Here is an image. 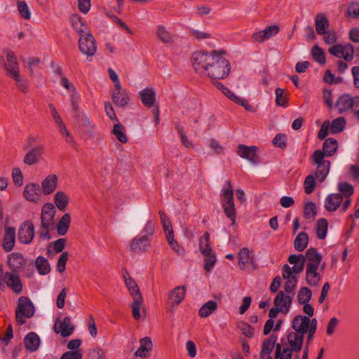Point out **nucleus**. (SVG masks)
I'll list each match as a JSON object with an SVG mask.
<instances>
[{"mask_svg":"<svg viewBox=\"0 0 359 359\" xmlns=\"http://www.w3.org/2000/svg\"><path fill=\"white\" fill-rule=\"evenodd\" d=\"M142 304V297H137L134 299L131 305L133 310V316L135 320H138L141 317L140 314V306Z\"/></svg>","mask_w":359,"mask_h":359,"instance_id":"bf43d9fd","label":"nucleus"},{"mask_svg":"<svg viewBox=\"0 0 359 359\" xmlns=\"http://www.w3.org/2000/svg\"><path fill=\"white\" fill-rule=\"evenodd\" d=\"M56 210L53 204L50 203H46L41 210V225L46 228H50L53 226V218Z\"/></svg>","mask_w":359,"mask_h":359,"instance_id":"4468645a","label":"nucleus"},{"mask_svg":"<svg viewBox=\"0 0 359 359\" xmlns=\"http://www.w3.org/2000/svg\"><path fill=\"white\" fill-rule=\"evenodd\" d=\"M328 222L326 219H318L316 224V236L320 240H324L327 234Z\"/></svg>","mask_w":359,"mask_h":359,"instance_id":"e433bc0d","label":"nucleus"},{"mask_svg":"<svg viewBox=\"0 0 359 359\" xmlns=\"http://www.w3.org/2000/svg\"><path fill=\"white\" fill-rule=\"evenodd\" d=\"M309 236L306 232H300L297 234L294 241V247L299 251H304L308 245Z\"/></svg>","mask_w":359,"mask_h":359,"instance_id":"4c0bfd02","label":"nucleus"},{"mask_svg":"<svg viewBox=\"0 0 359 359\" xmlns=\"http://www.w3.org/2000/svg\"><path fill=\"white\" fill-rule=\"evenodd\" d=\"M293 351L287 346H283L280 344H277L275 349V359H292V352ZM267 359H272L269 356Z\"/></svg>","mask_w":359,"mask_h":359,"instance_id":"f704fd0d","label":"nucleus"},{"mask_svg":"<svg viewBox=\"0 0 359 359\" xmlns=\"http://www.w3.org/2000/svg\"><path fill=\"white\" fill-rule=\"evenodd\" d=\"M153 343L149 337H145L140 340V347L135 351V355L137 357L144 358L148 353L151 351Z\"/></svg>","mask_w":359,"mask_h":359,"instance_id":"bb28decb","label":"nucleus"},{"mask_svg":"<svg viewBox=\"0 0 359 359\" xmlns=\"http://www.w3.org/2000/svg\"><path fill=\"white\" fill-rule=\"evenodd\" d=\"M305 263L306 269H320L323 271L325 268L321 254L315 248H310L306 250Z\"/></svg>","mask_w":359,"mask_h":359,"instance_id":"0eeeda50","label":"nucleus"},{"mask_svg":"<svg viewBox=\"0 0 359 359\" xmlns=\"http://www.w3.org/2000/svg\"><path fill=\"white\" fill-rule=\"evenodd\" d=\"M331 55L339 58H344L346 61H351L353 58L354 48L351 43L344 45L337 44L329 49Z\"/></svg>","mask_w":359,"mask_h":359,"instance_id":"9b49d317","label":"nucleus"},{"mask_svg":"<svg viewBox=\"0 0 359 359\" xmlns=\"http://www.w3.org/2000/svg\"><path fill=\"white\" fill-rule=\"evenodd\" d=\"M338 148V142L333 138H327L323 143V150H316L311 158L313 163L317 166L315 177L318 181L323 182L330 169V163L325 159V155L332 156Z\"/></svg>","mask_w":359,"mask_h":359,"instance_id":"f03ea898","label":"nucleus"},{"mask_svg":"<svg viewBox=\"0 0 359 359\" xmlns=\"http://www.w3.org/2000/svg\"><path fill=\"white\" fill-rule=\"evenodd\" d=\"M227 97L235 103L244 107L245 109H248L249 104L248 100L237 96L232 91H231V93L227 95Z\"/></svg>","mask_w":359,"mask_h":359,"instance_id":"69168bd1","label":"nucleus"},{"mask_svg":"<svg viewBox=\"0 0 359 359\" xmlns=\"http://www.w3.org/2000/svg\"><path fill=\"white\" fill-rule=\"evenodd\" d=\"M57 184V176L55 174L48 175L41 183V191L44 195H50L55 191Z\"/></svg>","mask_w":359,"mask_h":359,"instance_id":"4be33fe9","label":"nucleus"},{"mask_svg":"<svg viewBox=\"0 0 359 359\" xmlns=\"http://www.w3.org/2000/svg\"><path fill=\"white\" fill-rule=\"evenodd\" d=\"M149 245V240L140 235L135 236L131 241L130 248L134 252L144 251Z\"/></svg>","mask_w":359,"mask_h":359,"instance_id":"c756f323","label":"nucleus"},{"mask_svg":"<svg viewBox=\"0 0 359 359\" xmlns=\"http://www.w3.org/2000/svg\"><path fill=\"white\" fill-rule=\"evenodd\" d=\"M34 236V226L31 222H24L18 230V238L20 243L29 245Z\"/></svg>","mask_w":359,"mask_h":359,"instance_id":"f8f14e48","label":"nucleus"},{"mask_svg":"<svg viewBox=\"0 0 359 359\" xmlns=\"http://www.w3.org/2000/svg\"><path fill=\"white\" fill-rule=\"evenodd\" d=\"M324 208L328 212H334L339 210L340 213L343 214L348 208H344V201L341 197V194L332 193L328 194L324 200Z\"/></svg>","mask_w":359,"mask_h":359,"instance_id":"6e6552de","label":"nucleus"},{"mask_svg":"<svg viewBox=\"0 0 359 359\" xmlns=\"http://www.w3.org/2000/svg\"><path fill=\"white\" fill-rule=\"evenodd\" d=\"M311 296L312 292L309 287H301L297 294V300L299 304H302L309 303L311 299Z\"/></svg>","mask_w":359,"mask_h":359,"instance_id":"de8ad7c7","label":"nucleus"},{"mask_svg":"<svg viewBox=\"0 0 359 359\" xmlns=\"http://www.w3.org/2000/svg\"><path fill=\"white\" fill-rule=\"evenodd\" d=\"M74 118L76 120L78 123L85 127H93V124L89 117L84 113H79V111L74 113Z\"/></svg>","mask_w":359,"mask_h":359,"instance_id":"5fc2aeb1","label":"nucleus"},{"mask_svg":"<svg viewBox=\"0 0 359 359\" xmlns=\"http://www.w3.org/2000/svg\"><path fill=\"white\" fill-rule=\"evenodd\" d=\"M54 328L56 333H60L64 337H69L74 331V326L69 317L57 320L55 323Z\"/></svg>","mask_w":359,"mask_h":359,"instance_id":"412c9836","label":"nucleus"},{"mask_svg":"<svg viewBox=\"0 0 359 359\" xmlns=\"http://www.w3.org/2000/svg\"><path fill=\"white\" fill-rule=\"evenodd\" d=\"M320 271V269H306V283L311 287L318 285L322 279Z\"/></svg>","mask_w":359,"mask_h":359,"instance_id":"cd10ccee","label":"nucleus"},{"mask_svg":"<svg viewBox=\"0 0 359 359\" xmlns=\"http://www.w3.org/2000/svg\"><path fill=\"white\" fill-rule=\"evenodd\" d=\"M111 96L113 102L116 106L124 107L127 106L130 102V93L126 89H123L122 86L120 88H114L111 91Z\"/></svg>","mask_w":359,"mask_h":359,"instance_id":"ddd939ff","label":"nucleus"},{"mask_svg":"<svg viewBox=\"0 0 359 359\" xmlns=\"http://www.w3.org/2000/svg\"><path fill=\"white\" fill-rule=\"evenodd\" d=\"M217 308V304L214 301H208L204 304L198 311V315L201 318L209 316Z\"/></svg>","mask_w":359,"mask_h":359,"instance_id":"c03bdc74","label":"nucleus"},{"mask_svg":"<svg viewBox=\"0 0 359 359\" xmlns=\"http://www.w3.org/2000/svg\"><path fill=\"white\" fill-rule=\"evenodd\" d=\"M346 15L351 18H359V3L351 2L347 8Z\"/></svg>","mask_w":359,"mask_h":359,"instance_id":"052dcab7","label":"nucleus"},{"mask_svg":"<svg viewBox=\"0 0 359 359\" xmlns=\"http://www.w3.org/2000/svg\"><path fill=\"white\" fill-rule=\"evenodd\" d=\"M316 29L318 34H325L329 28V20L323 13H318L315 19Z\"/></svg>","mask_w":359,"mask_h":359,"instance_id":"2f4dec72","label":"nucleus"},{"mask_svg":"<svg viewBox=\"0 0 359 359\" xmlns=\"http://www.w3.org/2000/svg\"><path fill=\"white\" fill-rule=\"evenodd\" d=\"M70 21L72 25L73 29L78 33H80L81 35L84 33H87V27L83 22L81 21V18L75 14L72 15L70 18Z\"/></svg>","mask_w":359,"mask_h":359,"instance_id":"37998d69","label":"nucleus"},{"mask_svg":"<svg viewBox=\"0 0 359 359\" xmlns=\"http://www.w3.org/2000/svg\"><path fill=\"white\" fill-rule=\"evenodd\" d=\"M69 196L62 191H57L54 195V203L60 211H65L69 204Z\"/></svg>","mask_w":359,"mask_h":359,"instance_id":"473e14b6","label":"nucleus"},{"mask_svg":"<svg viewBox=\"0 0 359 359\" xmlns=\"http://www.w3.org/2000/svg\"><path fill=\"white\" fill-rule=\"evenodd\" d=\"M311 55L315 61L320 65L325 64L326 60L325 53L321 48L318 45H315L311 49Z\"/></svg>","mask_w":359,"mask_h":359,"instance_id":"09e8293b","label":"nucleus"},{"mask_svg":"<svg viewBox=\"0 0 359 359\" xmlns=\"http://www.w3.org/2000/svg\"><path fill=\"white\" fill-rule=\"evenodd\" d=\"M359 106V95L352 96L344 93L340 95L336 101V107L339 114H346L353 111Z\"/></svg>","mask_w":359,"mask_h":359,"instance_id":"423d86ee","label":"nucleus"},{"mask_svg":"<svg viewBox=\"0 0 359 359\" xmlns=\"http://www.w3.org/2000/svg\"><path fill=\"white\" fill-rule=\"evenodd\" d=\"M316 183L313 175H308L304 180V191L306 194H311L313 192Z\"/></svg>","mask_w":359,"mask_h":359,"instance_id":"4d7b16f0","label":"nucleus"},{"mask_svg":"<svg viewBox=\"0 0 359 359\" xmlns=\"http://www.w3.org/2000/svg\"><path fill=\"white\" fill-rule=\"evenodd\" d=\"M90 359H106L104 351L101 348H95L88 353Z\"/></svg>","mask_w":359,"mask_h":359,"instance_id":"0e129e2a","label":"nucleus"},{"mask_svg":"<svg viewBox=\"0 0 359 359\" xmlns=\"http://www.w3.org/2000/svg\"><path fill=\"white\" fill-rule=\"evenodd\" d=\"M139 94L142 103L146 107H151L154 104L156 93L153 89L144 88Z\"/></svg>","mask_w":359,"mask_h":359,"instance_id":"72a5a7b5","label":"nucleus"},{"mask_svg":"<svg viewBox=\"0 0 359 359\" xmlns=\"http://www.w3.org/2000/svg\"><path fill=\"white\" fill-rule=\"evenodd\" d=\"M70 101L73 113L79 111L81 95L76 89H73V90L70 92Z\"/></svg>","mask_w":359,"mask_h":359,"instance_id":"6e6d98bb","label":"nucleus"},{"mask_svg":"<svg viewBox=\"0 0 359 359\" xmlns=\"http://www.w3.org/2000/svg\"><path fill=\"white\" fill-rule=\"evenodd\" d=\"M26 259L23 255L19 252H14L7 257V264L13 271L18 272L25 264Z\"/></svg>","mask_w":359,"mask_h":359,"instance_id":"f3484780","label":"nucleus"},{"mask_svg":"<svg viewBox=\"0 0 359 359\" xmlns=\"http://www.w3.org/2000/svg\"><path fill=\"white\" fill-rule=\"evenodd\" d=\"M304 213L306 219L314 218L317 215L315 203L311 201L306 203L304 207Z\"/></svg>","mask_w":359,"mask_h":359,"instance_id":"603ef678","label":"nucleus"},{"mask_svg":"<svg viewBox=\"0 0 359 359\" xmlns=\"http://www.w3.org/2000/svg\"><path fill=\"white\" fill-rule=\"evenodd\" d=\"M15 229L11 226H5L4 234L2 240V248L6 252H11L15 244Z\"/></svg>","mask_w":359,"mask_h":359,"instance_id":"2eb2a0df","label":"nucleus"},{"mask_svg":"<svg viewBox=\"0 0 359 359\" xmlns=\"http://www.w3.org/2000/svg\"><path fill=\"white\" fill-rule=\"evenodd\" d=\"M154 231V224L151 220H148L141 231V235L143 237H147L150 240L151 236L153 235Z\"/></svg>","mask_w":359,"mask_h":359,"instance_id":"e2e57ef3","label":"nucleus"},{"mask_svg":"<svg viewBox=\"0 0 359 359\" xmlns=\"http://www.w3.org/2000/svg\"><path fill=\"white\" fill-rule=\"evenodd\" d=\"M238 264L243 269L250 260V250L247 248H243L238 253Z\"/></svg>","mask_w":359,"mask_h":359,"instance_id":"864d4df0","label":"nucleus"},{"mask_svg":"<svg viewBox=\"0 0 359 359\" xmlns=\"http://www.w3.org/2000/svg\"><path fill=\"white\" fill-rule=\"evenodd\" d=\"M216 262V257L212 253L209 256H206L204 261V269L207 272H210Z\"/></svg>","mask_w":359,"mask_h":359,"instance_id":"774afa93","label":"nucleus"},{"mask_svg":"<svg viewBox=\"0 0 359 359\" xmlns=\"http://www.w3.org/2000/svg\"><path fill=\"white\" fill-rule=\"evenodd\" d=\"M43 148L37 147L31 149L24 158V163L27 165H32L37 163L42 158Z\"/></svg>","mask_w":359,"mask_h":359,"instance_id":"b1692460","label":"nucleus"},{"mask_svg":"<svg viewBox=\"0 0 359 359\" xmlns=\"http://www.w3.org/2000/svg\"><path fill=\"white\" fill-rule=\"evenodd\" d=\"M242 334L247 337H252L254 334V329L246 323H241L238 325Z\"/></svg>","mask_w":359,"mask_h":359,"instance_id":"338daca9","label":"nucleus"},{"mask_svg":"<svg viewBox=\"0 0 359 359\" xmlns=\"http://www.w3.org/2000/svg\"><path fill=\"white\" fill-rule=\"evenodd\" d=\"M288 262L290 264L293 265L291 267L295 273H299L304 270V266L305 263V255L302 254L299 255H291L288 257Z\"/></svg>","mask_w":359,"mask_h":359,"instance_id":"7c9ffc66","label":"nucleus"},{"mask_svg":"<svg viewBox=\"0 0 359 359\" xmlns=\"http://www.w3.org/2000/svg\"><path fill=\"white\" fill-rule=\"evenodd\" d=\"M112 133L121 143H126L128 142L124 126L119 122L114 125Z\"/></svg>","mask_w":359,"mask_h":359,"instance_id":"49530a36","label":"nucleus"},{"mask_svg":"<svg viewBox=\"0 0 359 359\" xmlns=\"http://www.w3.org/2000/svg\"><path fill=\"white\" fill-rule=\"evenodd\" d=\"M186 289L184 286H177L168 293V304L176 308L184 299Z\"/></svg>","mask_w":359,"mask_h":359,"instance_id":"6ab92c4d","label":"nucleus"},{"mask_svg":"<svg viewBox=\"0 0 359 359\" xmlns=\"http://www.w3.org/2000/svg\"><path fill=\"white\" fill-rule=\"evenodd\" d=\"M257 147L255 146L247 147L240 144L238 147L237 154L243 158L255 163Z\"/></svg>","mask_w":359,"mask_h":359,"instance_id":"a878e982","label":"nucleus"},{"mask_svg":"<svg viewBox=\"0 0 359 359\" xmlns=\"http://www.w3.org/2000/svg\"><path fill=\"white\" fill-rule=\"evenodd\" d=\"M18 4V10L20 13L22 18L26 20H29L31 18V12L29 8L25 1H18L17 2Z\"/></svg>","mask_w":359,"mask_h":359,"instance_id":"13d9d810","label":"nucleus"},{"mask_svg":"<svg viewBox=\"0 0 359 359\" xmlns=\"http://www.w3.org/2000/svg\"><path fill=\"white\" fill-rule=\"evenodd\" d=\"M35 264L39 274L46 275L50 273V266L45 257L39 256L36 259Z\"/></svg>","mask_w":359,"mask_h":359,"instance_id":"79ce46f5","label":"nucleus"},{"mask_svg":"<svg viewBox=\"0 0 359 359\" xmlns=\"http://www.w3.org/2000/svg\"><path fill=\"white\" fill-rule=\"evenodd\" d=\"M310 318L305 316L297 315L292 320V327L294 332L305 335L309 330Z\"/></svg>","mask_w":359,"mask_h":359,"instance_id":"aec40b11","label":"nucleus"},{"mask_svg":"<svg viewBox=\"0 0 359 359\" xmlns=\"http://www.w3.org/2000/svg\"><path fill=\"white\" fill-rule=\"evenodd\" d=\"M24 196L29 201L37 203L41 198L39 185L36 183L26 184L24 189Z\"/></svg>","mask_w":359,"mask_h":359,"instance_id":"5701e85b","label":"nucleus"},{"mask_svg":"<svg viewBox=\"0 0 359 359\" xmlns=\"http://www.w3.org/2000/svg\"><path fill=\"white\" fill-rule=\"evenodd\" d=\"M79 46L81 52L87 56H93L97 50L95 40L89 32L81 35Z\"/></svg>","mask_w":359,"mask_h":359,"instance_id":"9d476101","label":"nucleus"},{"mask_svg":"<svg viewBox=\"0 0 359 359\" xmlns=\"http://www.w3.org/2000/svg\"><path fill=\"white\" fill-rule=\"evenodd\" d=\"M220 196L222 204L226 216L232 222H236V208L233 199V189L231 181L226 180L223 184Z\"/></svg>","mask_w":359,"mask_h":359,"instance_id":"7ed1b4c3","label":"nucleus"},{"mask_svg":"<svg viewBox=\"0 0 359 359\" xmlns=\"http://www.w3.org/2000/svg\"><path fill=\"white\" fill-rule=\"evenodd\" d=\"M292 302V297L285 294L283 291L279 292L274 299V305L280 309L283 313H287Z\"/></svg>","mask_w":359,"mask_h":359,"instance_id":"a211bd4d","label":"nucleus"},{"mask_svg":"<svg viewBox=\"0 0 359 359\" xmlns=\"http://www.w3.org/2000/svg\"><path fill=\"white\" fill-rule=\"evenodd\" d=\"M156 35L164 43H170L172 40V34L164 26H158L156 29Z\"/></svg>","mask_w":359,"mask_h":359,"instance_id":"8fccbe9b","label":"nucleus"},{"mask_svg":"<svg viewBox=\"0 0 359 359\" xmlns=\"http://www.w3.org/2000/svg\"><path fill=\"white\" fill-rule=\"evenodd\" d=\"M293 269L287 264H285L283 267V277L290 283H297V276L294 275Z\"/></svg>","mask_w":359,"mask_h":359,"instance_id":"3c124183","label":"nucleus"},{"mask_svg":"<svg viewBox=\"0 0 359 359\" xmlns=\"http://www.w3.org/2000/svg\"><path fill=\"white\" fill-rule=\"evenodd\" d=\"M123 278L126 285L133 299L137 298V297H142L139 287L135 281L131 277L126 276V275H123Z\"/></svg>","mask_w":359,"mask_h":359,"instance_id":"ea45409f","label":"nucleus"},{"mask_svg":"<svg viewBox=\"0 0 359 359\" xmlns=\"http://www.w3.org/2000/svg\"><path fill=\"white\" fill-rule=\"evenodd\" d=\"M6 287L15 294H18L22 292V283L18 272L12 271L0 273V289L4 290Z\"/></svg>","mask_w":359,"mask_h":359,"instance_id":"20e7f679","label":"nucleus"},{"mask_svg":"<svg viewBox=\"0 0 359 359\" xmlns=\"http://www.w3.org/2000/svg\"><path fill=\"white\" fill-rule=\"evenodd\" d=\"M40 342L39 337L34 332H29L24 339L25 348L31 352H34L38 349Z\"/></svg>","mask_w":359,"mask_h":359,"instance_id":"c85d7f7f","label":"nucleus"},{"mask_svg":"<svg viewBox=\"0 0 359 359\" xmlns=\"http://www.w3.org/2000/svg\"><path fill=\"white\" fill-rule=\"evenodd\" d=\"M6 55V61L4 62V66L8 74H9L18 83L20 81L19 65L17 62L15 54L9 50H5Z\"/></svg>","mask_w":359,"mask_h":359,"instance_id":"1a4fd4ad","label":"nucleus"},{"mask_svg":"<svg viewBox=\"0 0 359 359\" xmlns=\"http://www.w3.org/2000/svg\"><path fill=\"white\" fill-rule=\"evenodd\" d=\"M346 119L344 117H338L330 123V130L332 134H337L344 130L346 126Z\"/></svg>","mask_w":359,"mask_h":359,"instance_id":"a18cd8bd","label":"nucleus"},{"mask_svg":"<svg viewBox=\"0 0 359 359\" xmlns=\"http://www.w3.org/2000/svg\"><path fill=\"white\" fill-rule=\"evenodd\" d=\"M199 248L201 253L205 256H209L212 252V248L210 246V234L205 232L199 240Z\"/></svg>","mask_w":359,"mask_h":359,"instance_id":"a19ab883","label":"nucleus"},{"mask_svg":"<svg viewBox=\"0 0 359 359\" xmlns=\"http://www.w3.org/2000/svg\"><path fill=\"white\" fill-rule=\"evenodd\" d=\"M34 313V306L31 300L26 297H20L18 299V309L15 311L16 321L19 325L25 323L23 317L29 318Z\"/></svg>","mask_w":359,"mask_h":359,"instance_id":"39448f33","label":"nucleus"},{"mask_svg":"<svg viewBox=\"0 0 359 359\" xmlns=\"http://www.w3.org/2000/svg\"><path fill=\"white\" fill-rule=\"evenodd\" d=\"M71 216L69 213H65L62 215L58 222L57 226V231L60 236L65 235L70 226Z\"/></svg>","mask_w":359,"mask_h":359,"instance_id":"58836bf2","label":"nucleus"},{"mask_svg":"<svg viewBox=\"0 0 359 359\" xmlns=\"http://www.w3.org/2000/svg\"><path fill=\"white\" fill-rule=\"evenodd\" d=\"M304 335L296 332H290L287 334V341L290 346V349L294 352H299L303 345Z\"/></svg>","mask_w":359,"mask_h":359,"instance_id":"393cba45","label":"nucleus"},{"mask_svg":"<svg viewBox=\"0 0 359 359\" xmlns=\"http://www.w3.org/2000/svg\"><path fill=\"white\" fill-rule=\"evenodd\" d=\"M69 257V254L67 252H62L60 256L57 263V270L60 273H62L65 271L66 263Z\"/></svg>","mask_w":359,"mask_h":359,"instance_id":"680f3d73","label":"nucleus"},{"mask_svg":"<svg viewBox=\"0 0 359 359\" xmlns=\"http://www.w3.org/2000/svg\"><path fill=\"white\" fill-rule=\"evenodd\" d=\"M277 340V335L273 334L269 337L268 339L264 341L260 353L262 357H264L265 355L270 356L269 355L271 353L273 349L274 348Z\"/></svg>","mask_w":359,"mask_h":359,"instance_id":"c9c22d12","label":"nucleus"},{"mask_svg":"<svg viewBox=\"0 0 359 359\" xmlns=\"http://www.w3.org/2000/svg\"><path fill=\"white\" fill-rule=\"evenodd\" d=\"M338 194H341V197L344 201V208H348L351 204V196L354 193L353 187L346 182H339L337 184Z\"/></svg>","mask_w":359,"mask_h":359,"instance_id":"dca6fc26","label":"nucleus"},{"mask_svg":"<svg viewBox=\"0 0 359 359\" xmlns=\"http://www.w3.org/2000/svg\"><path fill=\"white\" fill-rule=\"evenodd\" d=\"M191 60L196 72L209 77L212 81L224 79L230 73V63L221 51H196L192 54Z\"/></svg>","mask_w":359,"mask_h":359,"instance_id":"f257e3e1","label":"nucleus"}]
</instances>
